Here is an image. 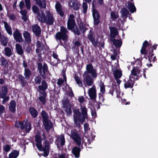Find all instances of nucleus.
<instances>
[{"instance_id": "nucleus-50", "label": "nucleus", "mask_w": 158, "mask_h": 158, "mask_svg": "<svg viewBox=\"0 0 158 158\" xmlns=\"http://www.w3.org/2000/svg\"><path fill=\"white\" fill-rule=\"evenodd\" d=\"M104 99L102 96H101L99 97L100 102H97L96 105V107L97 109L100 108V104H101L100 102H103Z\"/></svg>"}, {"instance_id": "nucleus-56", "label": "nucleus", "mask_w": 158, "mask_h": 158, "mask_svg": "<svg viewBox=\"0 0 158 158\" xmlns=\"http://www.w3.org/2000/svg\"><path fill=\"white\" fill-rule=\"evenodd\" d=\"M78 100L80 103H82L84 102L85 99L83 96H80L78 97Z\"/></svg>"}, {"instance_id": "nucleus-52", "label": "nucleus", "mask_w": 158, "mask_h": 158, "mask_svg": "<svg viewBox=\"0 0 158 158\" xmlns=\"http://www.w3.org/2000/svg\"><path fill=\"white\" fill-rule=\"evenodd\" d=\"M30 1V0H25L26 6L28 10L30 9L31 8Z\"/></svg>"}, {"instance_id": "nucleus-46", "label": "nucleus", "mask_w": 158, "mask_h": 158, "mask_svg": "<svg viewBox=\"0 0 158 158\" xmlns=\"http://www.w3.org/2000/svg\"><path fill=\"white\" fill-rule=\"evenodd\" d=\"M74 79L76 82L79 86L81 87L82 86V82L79 77L77 76H75L74 77Z\"/></svg>"}, {"instance_id": "nucleus-1", "label": "nucleus", "mask_w": 158, "mask_h": 158, "mask_svg": "<svg viewBox=\"0 0 158 158\" xmlns=\"http://www.w3.org/2000/svg\"><path fill=\"white\" fill-rule=\"evenodd\" d=\"M37 17L40 21L49 25H52L55 21L53 14L50 11H46L45 13L41 11L39 13Z\"/></svg>"}, {"instance_id": "nucleus-38", "label": "nucleus", "mask_w": 158, "mask_h": 158, "mask_svg": "<svg viewBox=\"0 0 158 158\" xmlns=\"http://www.w3.org/2000/svg\"><path fill=\"white\" fill-rule=\"evenodd\" d=\"M148 45V42L146 41H145L143 43L142 47L141 50V52L142 54H145L146 51L145 50V48Z\"/></svg>"}, {"instance_id": "nucleus-15", "label": "nucleus", "mask_w": 158, "mask_h": 158, "mask_svg": "<svg viewBox=\"0 0 158 158\" xmlns=\"http://www.w3.org/2000/svg\"><path fill=\"white\" fill-rule=\"evenodd\" d=\"M81 110L83 116L81 118L80 121L82 124L84 122L85 118L87 117V108L84 106H81Z\"/></svg>"}, {"instance_id": "nucleus-47", "label": "nucleus", "mask_w": 158, "mask_h": 158, "mask_svg": "<svg viewBox=\"0 0 158 158\" xmlns=\"http://www.w3.org/2000/svg\"><path fill=\"white\" fill-rule=\"evenodd\" d=\"M84 126L85 131V136L86 137V135L88 133V131L90 130V128L89 127V125L87 123H85L84 124Z\"/></svg>"}, {"instance_id": "nucleus-60", "label": "nucleus", "mask_w": 158, "mask_h": 158, "mask_svg": "<svg viewBox=\"0 0 158 158\" xmlns=\"http://www.w3.org/2000/svg\"><path fill=\"white\" fill-rule=\"evenodd\" d=\"M153 54H152L151 57H150L148 59H147V58H143L142 59V61L143 62L145 61V62H147L148 61H150V60H152V56H153Z\"/></svg>"}, {"instance_id": "nucleus-28", "label": "nucleus", "mask_w": 158, "mask_h": 158, "mask_svg": "<svg viewBox=\"0 0 158 158\" xmlns=\"http://www.w3.org/2000/svg\"><path fill=\"white\" fill-rule=\"evenodd\" d=\"M4 27L7 33L10 35H12V32L11 27L6 22H4Z\"/></svg>"}, {"instance_id": "nucleus-4", "label": "nucleus", "mask_w": 158, "mask_h": 158, "mask_svg": "<svg viewBox=\"0 0 158 158\" xmlns=\"http://www.w3.org/2000/svg\"><path fill=\"white\" fill-rule=\"evenodd\" d=\"M74 16L73 15H70L67 22V27L69 30L73 29V31L77 35H79L80 32L77 27L74 19Z\"/></svg>"}, {"instance_id": "nucleus-51", "label": "nucleus", "mask_w": 158, "mask_h": 158, "mask_svg": "<svg viewBox=\"0 0 158 158\" xmlns=\"http://www.w3.org/2000/svg\"><path fill=\"white\" fill-rule=\"evenodd\" d=\"M82 7L83 10V12L84 13H86L88 8V5L85 2H83L82 4Z\"/></svg>"}, {"instance_id": "nucleus-5", "label": "nucleus", "mask_w": 158, "mask_h": 158, "mask_svg": "<svg viewBox=\"0 0 158 158\" xmlns=\"http://www.w3.org/2000/svg\"><path fill=\"white\" fill-rule=\"evenodd\" d=\"M68 34L67 29L64 27H61L60 32H57L56 35V40H60L61 44V39L64 41H66L68 38Z\"/></svg>"}, {"instance_id": "nucleus-11", "label": "nucleus", "mask_w": 158, "mask_h": 158, "mask_svg": "<svg viewBox=\"0 0 158 158\" xmlns=\"http://www.w3.org/2000/svg\"><path fill=\"white\" fill-rule=\"evenodd\" d=\"M44 49V45L40 41H37L36 43V52L38 56H40L42 52Z\"/></svg>"}, {"instance_id": "nucleus-19", "label": "nucleus", "mask_w": 158, "mask_h": 158, "mask_svg": "<svg viewBox=\"0 0 158 158\" xmlns=\"http://www.w3.org/2000/svg\"><path fill=\"white\" fill-rule=\"evenodd\" d=\"M126 6L129 9L131 12L133 13L136 11V8L132 3L128 2L126 3Z\"/></svg>"}, {"instance_id": "nucleus-44", "label": "nucleus", "mask_w": 158, "mask_h": 158, "mask_svg": "<svg viewBox=\"0 0 158 158\" xmlns=\"http://www.w3.org/2000/svg\"><path fill=\"white\" fill-rule=\"evenodd\" d=\"M25 123V122L23 121L22 123L19 121H17L15 123L16 127L20 128L21 129H24V124Z\"/></svg>"}, {"instance_id": "nucleus-59", "label": "nucleus", "mask_w": 158, "mask_h": 158, "mask_svg": "<svg viewBox=\"0 0 158 158\" xmlns=\"http://www.w3.org/2000/svg\"><path fill=\"white\" fill-rule=\"evenodd\" d=\"M64 81L61 79H59L58 80L57 84L58 85L60 86L64 83Z\"/></svg>"}, {"instance_id": "nucleus-58", "label": "nucleus", "mask_w": 158, "mask_h": 158, "mask_svg": "<svg viewBox=\"0 0 158 158\" xmlns=\"http://www.w3.org/2000/svg\"><path fill=\"white\" fill-rule=\"evenodd\" d=\"M42 69H43V72L44 73H45V72H47L48 70L47 65L46 64H44L43 66L42 67Z\"/></svg>"}, {"instance_id": "nucleus-27", "label": "nucleus", "mask_w": 158, "mask_h": 158, "mask_svg": "<svg viewBox=\"0 0 158 158\" xmlns=\"http://www.w3.org/2000/svg\"><path fill=\"white\" fill-rule=\"evenodd\" d=\"M36 4L40 7L45 8L46 7L45 0H35Z\"/></svg>"}, {"instance_id": "nucleus-43", "label": "nucleus", "mask_w": 158, "mask_h": 158, "mask_svg": "<svg viewBox=\"0 0 158 158\" xmlns=\"http://www.w3.org/2000/svg\"><path fill=\"white\" fill-rule=\"evenodd\" d=\"M119 15L117 12L112 11L110 13V18L113 20H114L118 17Z\"/></svg>"}, {"instance_id": "nucleus-7", "label": "nucleus", "mask_w": 158, "mask_h": 158, "mask_svg": "<svg viewBox=\"0 0 158 158\" xmlns=\"http://www.w3.org/2000/svg\"><path fill=\"white\" fill-rule=\"evenodd\" d=\"M74 121L76 127H79L81 126L80 121L81 118L82 117L81 113L78 109H76L74 111Z\"/></svg>"}, {"instance_id": "nucleus-14", "label": "nucleus", "mask_w": 158, "mask_h": 158, "mask_svg": "<svg viewBox=\"0 0 158 158\" xmlns=\"http://www.w3.org/2000/svg\"><path fill=\"white\" fill-rule=\"evenodd\" d=\"M13 36L14 39L16 41L21 42L23 41V38L22 35L18 30H16L13 32Z\"/></svg>"}, {"instance_id": "nucleus-23", "label": "nucleus", "mask_w": 158, "mask_h": 158, "mask_svg": "<svg viewBox=\"0 0 158 158\" xmlns=\"http://www.w3.org/2000/svg\"><path fill=\"white\" fill-rule=\"evenodd\" d=\"M43 123L47 131H48L52 128V123L49 120L43 121Z\"/></svg>"}, {"instance_id": "nucleus-6", "label": "nucleus", "mask_w": 158, "mask_h": 158, "mask_svg": "<svg viewBox=\"0 0 158 158\" xmlns=\"http://www.w3.org/2000/svg\"><path fill=\"white\" fill-rule=\"evenodd\" d=\"M70 137L77 144L80 146L81 144V138L80 135L76 132L73 130L71 131V133H68Z\"/></svg>"}, {"instance_id": "nucleus-31", "label": "nucleus", "mask_w": 158, "mask_h": 158, "mask_svg": "<svg viewBox=\"0 0 158 158\" xmlns=\"http://www.w3.org/2000/svg\"><path fill=\"white\" fill-rule=\"evenodd\" d=\"M24 122H25V123L24 124V128L25 129V130L26 132H29L31 129V123L27 121H24Z\"/></svg>"}, {"instance_id": "nucleus-37", "label": "nucleus", "mask_w": 158, "mask_h": 158, "mask_svg": "<svg viewBox=\"0 0 158 158\" xmlns=\"http://www.w3.org/2000/svg\"><path fill=\"white\" fill-rule=\"evenodd\" d=\"M130 79L129 80L127 81L124 84V87L125 88H131L132 87L133 85V80H131L132 79Z\"/></svg>"}, {"instance_id": "nucleus-2", "label": "nucleus", "mask_w": 158, "mask_h": 158, "mask_svg": "<svg viewBox=\"0 0 158 158\" xmlns=\"http://www.w3.org/2000/svg\"><path fill=\"white\" fill-rule=\"evenodd\" d=\"M35 144L40 151H44L43 156H47L49 154V143L48 141L45 140L44 145L43 147L41 143V139L40 136L37 135L35 136Z\"/></svg>"}, {"instance_id": "nucleus-32", "label": "nucleus", "mask_w": 158, "mask_h": 158, "mask_svg": "<svg viewBox=\"0 0 158 158\" xmlns=\"http://www.w3.org/2000/svg\"><path fill=\"white\" fill-rule=\"evenodd\" d=\"M47 87L48 85L47 83L45 81H43L41 85H40L38 86L39 89L43 92H44V91L47 89Z\"/></svg>"}, {"instance_id": "nucleus-61", "label": "nucleus", "mask_w": 158, "mask_h": 158, "mask_svg": "<svg viewBox=\"0 0 158 158\" xmlns=\"http://www.w3.org/2000/svg\"><path fill=\"white\" fill-rule=\"evenodd\" d=\"M19 81L22 82L23 83L24 81V77L22 75H19Z\"/></svg>"}, {"instance_id": "nucleus-35", "label": "nucleus", "mask_w": 158, "mask_h": 158, "mask_svg": "<svg viewBox=\"0 0 158 158\" xmlns=\"http://www.w3.org/2000/svg\"><path fill=\"white\" fill-rule=\"evenodd\" d=\"M0 41L2 45L3 46H6L8 41L7 38L4 35H2L0 38Z\"/></svg>"}, {"instance_id": "nucleus-34", "label": "nucleus", "mask_w": 158, "mask_h": 158, "mask_svg": "<svg viewBox=\"0 0 158 158\" xmlns=\"http://www.w3.org/2000/svg\"><path fill=\"white\" fill-rule=\"evenodd\" d=\"M16 105V103L15 101L12 100L11 101L9 108L10 110L13 112H15V111Z\"/></svg>"}, {"instance_id": "nucleus-49", "label": "nucleus", "mask_w": 158, "mask_h": 158, "mask_svg": "<svg viewBox=\"0 0 158 158\" xmlns=\"http://www.w3.org/2000/svg\"><path fill=\"white\" fill-rule=\"evenodd\" d=\"M3 148L4 151L7 153L10 150L11 147L10 145L6 144L3 146Z\"/></svg>"}, {"instance_id": "nucleus-48", "label": "nucleus", "mask_w": 158, "mask_h": 158, "mask_svg": "<svg viewBox=\"0 0 158 158\" xmlns=\"http://www.w3.org/2000/svg\"><path fill=\"white\" fill-rule=\"evenodd\" d=\"M41 115L42 116L43 121L48 120V115L46 112L43 110L41 112Z\"/></svg>"}, {"instance_id": "nucleus-53", "label": "nucleus", "mask_w": 158, "mask_h": 158, "mask_svg": "<svg viewBox=\"0 0 158 158\" xmlns=\"http://www.w3.org/2000/svg\"><path fill=\"white\" fill-rule=\"evenodd\" d=\"M32 9L33 11L34 12V13H38V14L40 12H38V11H39V9L38 7L36 6H33L32 7Z\"/></svg>"}, {"instance_id": "nucleus-33", "label": "nucleus", "mask_w": 158, "mask_h": 158, "mask_svg": "<svg viewBox=\"0 0 158 158\" xmlns=\"http://www.w3.org/2000/svg\"><path fill=\"white\" fill-rule=\"evenodd\" d=\"M23 35L26 41L28 43L31 41V37L30 33L27 31H25L23 33Z\"/></svg>"}, {"instance_id": "nucleus-12", "label": "nucleus", "mask_w": 158, "mask_h": 158, "mask_svg": "<svg viewBox=\"0 0 158 158\" xmlns=\"http://www.w3.org/2000/svg\"><path fill=\"white\" fill-rule=\"evenodd\" d=\"M92 14L94 19V24H98L100 23L99 19L100 15L98 11L95 9H93L92 10Z\"/></svg>"}, {"instance_id": "nucleus-57", "label": "nucleus", "mask_w": 158, "mask_h": 158, "mask_svg": "<svg viewBox=\"0 0 158 158\" xmlns=\"http://www.w3.org/2000/svg\"><path fill=\"white\" fill-rule=\"evenodd\" d=\"M5 108L3 106L0 105V114H2L5 111Z\"/></svg>"}, {"instance_id": "nucleus-22", "label": "nucleus", "mask_w": 158, "mask_h": 158, "mask_svg": "<svg viewBox=\"0 0 158 158\" xmlns=\"http://www.w3.org/2000/svg\"><path fill=\"white\" fill-rule=\"evenodd\" d=\"M81 151L80 148L77 147H74L72 150V152L75 157L78 158L80 156V153Z\"/></svg>"}, {"instance_id": "nucleus-64", "label": "nucleus", "mask_w": 158, "mask_h": 158, "mask_svg": "<svg viewBox=\"0 0 158 158\" xmlns=\"http://www.w3.org/2000/svg\"><path fill=\"white\" fill-rule=\"evenodd\" d=\"M24 6V4L23 1H21L19 3V6L20 9H22Z\"/></svg>"}, {"instance_id": "nucleus-25", "label": "nucleus", "mask_w": 158, "mask_h": 158, "mask_svg": "<svg viewBox=\"0 0 158 158\" xmlns=\"http://www.w3.org/2000/svg\"><path fill=\"white\" fill-rule=\"evenodd\" d=\"M41 95H40L39 97V100L41 103L43 104H45L46 102V98L47 96L46 93L45 92H43L41 93Z\"/></svg>"}, {"instance_id": "nucleus-16", "label": "nucleus", "mask_w": 158, "mask_h": 158, "mask_svg": "<svg viewBox=\"0 0 158 158\" xmlns=\"http://www.w3.org/2000/svg\"><path fill=\"white\" fill-rule=\"evenodd\" d=\"M95 35L93 34V31L90 30L88 35V38L94 46H96L98 44V42L95 39Z\"/></svg>"}, {"instance_id": "nucleus-39", "label": "nucleus", "mask_w": 158, "mask_h": 158, "mask_svg": "<svg viewBox=\"0 0 158 158\" xmlns=\"http://www.w3.org/2000/svg\"><path fill=\"white\" fill-rule=\"evenodd\" d=\"M19 155V152L16 150H14L9 155V158H16Z\"/></svg>"}, {"instance_id": "nucleus-42", "label": "nucleus", "mask_w": 158, "mask_h": 158, "mask_svg": "<svg viewBox=\"0 0 158 158\" xmlns=\"http://www.w3.org/2000/svg\"><path fill=\"white\" fill-rule=\"evenodd\" d=\"M29 111L32 116L34 118L36 117L38 115V112L36 110L33 108L29 109Z\"/></svg>"}, {"instance_id": "nucleus-20", "label": "nucleus", "mask_w": 158, "mask_h": 158, "mask_svg": "<svg viewBox=\"0 0 158 158\" xmlns=\"http://www.w3.org/2000/svg\"><path fill=\"white\" fill-rule=\"evenodd\" d=\"M4 53L7 57H10L13 55V50L12 48L8 47L5 48Z\"/></svg>"}, {"instance_id": "nucleus-17", "label": "nucleus", "mask_w": 158, "mask_h": 158, "mask_svg": "<svg viewBox=\"0 0 158 158\" xmlns=\"http://www.w3.org/2000/svg\"><path fill=\"white\" fill-rule=\"evenodd\" d=\"M69 5L76 10H77L79 8L80 4L77 0H71Z\"/></svg>"}, {"instance_id": "nucleus-30", "label": "nucleus", "mask_w": 158, "mask_h": 158, "mask_svg": "<svg viewBox=\"0 0 158 158\" xmlns=\"http://www.w3.org/2000/svg\"><path fill=\"white\" fill-rule=\"evenodd\" d=\"M121 12V16L122 18L126 19L127 17L129 12L127 9L125 8H123L122 9Z\"/></svg>"}, {"instance_id": "nucleus-26", "label": "nucleus", "mask_w": 158, "mask_h": 158, "mask_svg": "<svg viewBox=\"0 0 158 158\" xmlns=\"http://www.w3.org/2000/svg\"><path fill=\"white\" fill-rule=\"evenodd\" d=\"M111 40L116 47H120L122 45V42L120 39L116 40L115 38H112L111 39Z\"/></svg>"}, {"instance_id": "nucleus-18", "label": "nucleus", "mask_w": 158, "mask_h": 158, "mask_svg": "<svg viewBox=\"0 0 158 158\" xmlns=\"http://www.w3.org/2000/svg\"><path fill=\"white\" fill-rule=\"evenodd\" d=\"M55 8L56 11L61 16H63L64 13L62 11V8L60 3L57 2L55 5Z\"/></svg>"}, {"instance_id": "nucleus-21", "label": "nucleus", "mask_w": 158, "mask_h": 158, "mask_svg": "<svg viewBox=\"0 0 158 158\" xmlns=\"http://www.w3.org/2000/svg\"><path fill=\"white\" fill-rule=\"evenodd\" d=\"M62 103L66 112L68 114L71 113L72 112L71 108L69 102H65V100H63L62 101Z\"/></svg>"}, {"instance_id": "nucleus-55", "label": "nucleus", "mask_w": 158, "mask_h": 158, "mask_svg": "<svg viewBox=\"0 0 158 158\" xmlns=\"http://www.w3.org/2000/svg\"><path fill=\"white\" fill-rule=\"evenodd\" d=\"M100 91L102 93H103L105 91V88L104 84L103 83H102L100 85Z\"/></svg>"}, {"instance_id": "nucleus-3", "label": "nucleus", "mask_w": 158, "mask_h": 158, "mask_svg": "<svg viewBox=\"0 0 158 158\" xmlns=\"http://www.w3.org/2000/svg\"><path fill=\"white\" fill-rule=\"evenodd\" d=\"M135 63L137 65L133 69L130 76V78L131 79H133V81L137 80L139 78V77L141 76V74H140V70L139 69L140 66L141 65L140 60H137Z\"/></svg>"}, {"instance_id": "nucleus-13", "label": "nucleus", "mask_w": 158, "mask_h": 158, "mask_svg": "<svg viewBox=\"0 0 158 158\" xmlns=\"http://www.w3.org/2000/svg\"><path fill=\"white\" fill-rule=\"evenodd\" d=\"M85 73V72L84 75V83L88 86H91L94 83L93 80L90 76L86 75Z\"/></svg>"}, {"instance_id": "nucleus-41", "label": "nucleus", "mask_w": 158, "mask_h": 158, "mask_svg": "<svg viewBox=\"0 0 158 158\" xmlns=\"http://www.w3.org/2000/svg\"><path fill=\"white\" fill-rule=\"evenodd\" d=\"M78 24L80 29L83 32H85L88 29L86 28V25L82 22H80L79 23L78 22Z\"/></svg>"}, {"instance_id": "nucleus-9", "label": "nucleus", "mask_w": 158, "mask_h": 158, "mask_svg": "<svg viewBox=\"0 0 158 158\" xmlns=\"http://www.w3.org/2000/svg\"><path fill=\"white\" fill-rule=\"evenodd\" d=\"M88 93L90 98L92 100H94L96 98V87L93 85L90 88L88 91Z\"/></svg>"}, {"instance_id": "nucleus-24", "label": "nucleus", "mask_w": 158, "mask_h": 158, "mask_svg": "<svg viewBox=\"0 0 158 158\" xmlns=\"http://www.w3.org/2000/svg\"><path fill=\"white\" fill-rule=\"evenodd\" d=\"M32 30L34 34L37 36L39 35L41 32V30L39 26L35 24L32 26Z\"/></svg>"}, {"instance_id": "nucleus-36", "label": "nucleus", "mask_w": 158, "mask_h": 158, "mask_svg": "<svg viewBox=\"0 0 158 158\" xmlns=\"http://www.w3.org/2000/svg\"><path fill=\"white\" fill-rule=\"evenodd\" d=\"M31 70L27 68H25L24 69V75L26 79H29L31 75Z\"/></svg>"}, {"instance_id": "nucleus-45", "label": "nucleus", "mask_w": 158, "mask_h": 158, "mask_svg": "<svg viewBox=\"0 0 158 158\" xmlns=\"http://www.w3.org/2000/svg\"><path fill=\"white\" fill-rule=\"evenodd\" d=\"M114 75L115 79L119 78L122 76V72L120 70H116L114 72Z\"/></svg>"}, {"instance_id": "nucleus-8", "label": "nucleus", "mask_w": 158, "mask_h": 158, "mask_svg": "<svg viewBox=\"0 0 158 158\" xmlns=\"http://www.w3.org/2000/svg\"><path fill=\"white\" fill-rule=\"evenodd\" d=\"M86 69L87 72L91 74L93 78H96L98 74L91 64H87L86 66Z\"/></svg>"}, {"instance_id": "nucleus-10", "label": "nucleus", "mask_w": 158, "mask_h": 158, "mask_svg": "<svg viewBox=\"0 0 158 158\" xmlns=\"http://www.w3.org/2000/svg\"><path fill=\"white\" fill-rule=\"evenodd\" d=\"M65 143V140L64 136L63 134L59 136L55 142L58 148L62 147L64 144Z\"/></svg>"}, {"instance_id": "nucleus-40", "label": "nucleus", "mask_w": 158, "mask_h": 158, "mask_svg": "<svg viewBox=\"0 0 158 158\" xmlns=\"http://www.w3.org/2000/svg\"><path fill=\"white\" fill-rule=\"evenodd\" d=\"M16 48L17 52L20 55H22L23 53V51L22 47L19 44L16 45Z\"/></svg>"}, {"instance_id": "nucleus-62", "label": "nucleus", "mask_w": 158, "mask_h": 158, "mask_svg": "<svg viewBox=\"0 0 158 158\" xmlns=\"http://www.w3.org/2000/svg\"><path fill=\"white\" fill-rule=\"evenodd\" d=\"M2 91L4 95H6L7 94V89L6 87H3L2 88Z\"/></svg>"}, {"instance_id": "nucleus-63", "label": "nucleus", "mask_w": 158, "mask_h": 158, "mask_svg": "<svg viewBox=\"0 0 158 158\" xmlns=\"http://www.w3.org/2000/svg\"><path fill=\"white\" fill-rule=\"evenodd\" d=\"M2 64L4 65H6L7 64V60L3 58H2Z\"/></svg>"}, {"instance_id": "nucleus-54", "label": "nucleus", "mask_w": 158, "mask_h": 158, "mask_svg": "<svg viewBox=\"0 0 158 158\" xmlns=\"http://www.w3.org/2000/svg\"><path fill=\"white\" fill-rule=\"evenodd\" d=\"M35 83L38 84H40L41 81V78L39 77H35Z\"/></svg>"}, {"instance_id": "nucleus-29", "label": "nucleus", "mask_w": 158, "mask_h": 158, "mask_svg": "<svg viewBox=\"0 0 158 158\" xmlns=\"http://www.w3.org/2000/svg\"><path fill=\"white\" fill-rule=\"evenodd\" d=\"M110 36L112 38H114L115 36L118 35V31L116 28L115 27H111L110 29Z\"/></svg>"}]
</instances>
